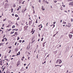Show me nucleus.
Listing matches in <instances>:
<instances>
[{"label":"nucleus","instance_id":"nucleus-1","mask_svg":"<svg viewBox=\"0 0 73 73\" xmlns=\"http://www.w3.org/2000/svg\"><path fill=\"white\" fill-rule=\"evenodd\" d=\"M69 5H72V6H73V1L72 2H70V3L69 4Z\"/></svg>","mask_w":73,"mask_h":73},{"label":"nucleus","instance_id":"nucleus-2","mask_svg":"<svg viewBox=\"0 0 73 73\" xmlns=\"http://www.w3.org/2000/svg\"><path fill=\"white\" fill-rule=\"evenodd\" d=\"M69 36L70 37V38H72V35L69 34Z\"/></svg>","mask_w":73,"mask_h":73},{"label":"nucleus","instance_id":"nucleus-3","mask_svg":"<svg viewBox=\"0 0 73 73\" xmlns=\"http://www.w3.org/2000/svg\"><path fill=\"white\" fill-rule=\"evenodd\" d=\"M32 32H33V33H32V35H33V34L34 33H35V31H33V29H32V30L31 31V33H32Z\"/></svg>","mask_w":73,"mask_h":73},{"label":"nucleus","instance_id":"nucleus-4","mask_svg":"<svg viewBox=\"0 0 73 73\" xmlns=\"http://www.w3.org/2000/svg\"><path fill=\"white\" fill-rule=\"evenodd\" d=\"M68 27H69V28L70 27V26H71V24L70 23H68Z\"/></svg>","mask_w":73,"mask_h":73},{"label":"nucleus","instance_id":"nucleus-5","mask_svg":"<svg viewBox=\"0 0 73 73\" xmlns=\"http://www.w3.org/2000/svg\"><path fill=\"white\" fill-rule=\"evenodd\" d=\"M69 47H67V48H66V51H68V50H69Z\"/></svg>","mask_w":73,"mask_h":73},{"label":"nucleus","instance_id":"nucleus-6","mask_svg":"<svg viewBox=\"0 0 73 73\" xmlns=\"http://www.w3.org/2000/svg\"><path fill=\"white\" fill-rule=\"evenodd\" d=\"M39 27H40V28H42V25H40L38 26Z\"/></svg>","mask_w":73,"mask_h":73},{"label":"nucleus","instance_id":"nucleus-7","mask_svg":"<svg viewBox=\"0 0 73 73\" xmlns=\"http://www.w3.org/2000/svg\"><path fill=\"white\" fill-rule=\"evenodd\" d=\"M17 64H18V65H20V61H18Z\"/></svg>","mask_w":73,"mask_h":73},{"label":"nucleus","instance_id":"nucleus-8","mask_svg":"<svg viewBox=\"0 0 73 73\" xmlns=\"http://www.w3.org/2000/svg\"><path fill=\"white\" fill-rule=\"evenodd\" d=\"M59 61H60V60L59 59H58L56 62V63H58V62H59Z\"/></svg>","mask_w":73,"mask_h":73},{"label":"nucleus","instance_id":"nucleus-9","mask_svg":"<svg viewBox=\"0 0 73 73\" xmlns=\"http://www.w3.org/2000/svg\"><path fill=\"white\" fill-rule=\"evenodd\" d=\"M32 22H31V21H29V25H30L31 24H32Z\"/></svg>","mask_w":73,"mask_h":73},{"label":"nucleus","instance_id":"nucleus-10","mask_svg":"<svg viewBox=\"0 0 73 73\" xmlns=\"http://www.w3.org/2000/svg\"><path fill=\"white\" fill-rule=\"evenodd\" d=\"M61 62H62V61H61V60H60L59 63V64H61Z\"/></svg>","mask_w":73,"mask_h":73},{"label":"nucleus","instance_id":"nucleus-11","mask_svg":"<svg viewBox=\"0 0 73 73\" xmlns=\"http://www.w3.org/2000/svg\"><path fill=\"white\" fill-rule=\"evenodd\" d=\"M13 9H11V12H12V13L13 12Z\"/></svg>","mask_w":73,"mask_h":73},{"label":"nucleus","instance_id":"nucleus-12","mask_svg":"<svg viewBox=\"0 0 73 73\" xmlns=\"http://www.w3.org/2000/svg\"><path fill=\"white\" fill-rule=\"evenodd\" d=\"M15 17H18V15H17V14H16V15H15Z\"/></svg>","mask_w":73,"mask_h":73},{"label":"nucleus","instance_id":"nucleus-13","mask_svg":"<svg viewBox=\"0 0 73 73\" xmlns=\"http://www.w3.org/2000/svg\"><path fill=\"white\" fill-rule=\"evenodd\" d=\"M14 28H15V25L13 26V27H12V28L13 29Z\"/></svg>","mask_w":73,"mask_h":73},{"label":"nucleus","instance_id":"nucleus-14","mask_svg":"<svg viewBox=\"0 0 73 73\" xmlns=\"http://www.w3.org/2000/svg\"><path fill=\"white\" fill-rule=\"evenodd\" d=\"M5 41V39H4L3 38L2 40V41L3 42V41Z\"/></svg>","mask_w":73,"mask_h":73},{"label":"nucleus","instance_id":"nucleus-15","mask_svg":"<svg viewBox=\"0 0 73 73\" xmlns=\"http://www.w3.org/2000/svg\"><path fill=\"white\" fill-rule=\"evenodd\" d=\"M17 33H18V32H15V35H17Z\"/></svg>","mask_w":73,"mask_h":73},{"label":"nucleus","instance_id":"nucleus-16","mask_svg":"<svg viewBox=\"0 0 73 73\" xmlns=\"http://www.w3.org/2000/svg\"><path fill=\"white\" fill-rule=\"evenodd\" d=\"M14 31H13V32H11V33H10V34H13V33H14Z\"/></svg>","mask_w":73,"mask_h":73},{"label":"nucleus","instance_id":"nucleus-17","mask_svg":"<svg viewBox=\"0 0 73 73\" xmlns=\"http://www.w3.org/2000/svg\"><path fill=\"white\" fill-rule=\"evenodd\" d=\"M46 4H49V2H47V1H46Z\"/></svg>","mask_w":73,"mask_h":73},{"label":"nucleus","instance_id":"nucleus-18","mask_svg":"<svg viewBox=\"0 0 73 73\" xmlns=\"http://www.w3.org/2000/svg\"><path fill=\"white\" fill-rule=\"evenodd\" d=\"M43 39H44V38H42L41 40V41H42V40H43Z\"/></svg>","mask_w":73,"mask_h":73},{"label":"nucleus","instance_id":"nucleus-19","mask_svg":"<svg viewBox=\"0 0 73 73\" xmlns=\"http://www.w3.org/2000/svg\"><path fill=\"white\" fill-rule=\"evenodd\" d=\"M35 41V40H32V42L31 43H33V42Z\"/></svg>","mask_w":73,"mask_h":73},{"label":"nucleus","instance_id":"nucleus-20","mask_svg":"<svg viewBox=\"0 0 73 73\" xmlns=\"http://www.w3.org/2000/svg\"><path fill=\"white\" fill-rule=\"evenodd\" d=\"M6 19H7V18H6L5 19H4L3 20V21H5L6 20Z\"/></svg>","mask_w":73,"mask_h":73},{"label":"nucleus","instance_id":"nucleus-21","mask_svg":"<svg viewBox=\"0 0 73 73\" xmlns=\"http://www.w3.org/2000/svg\"><path fill=\"white\" fill-rule=\"evenodd\" d=\"M19 39H20V38L19 37V36H18L17 39V40H19Z\"/></svg>","mask_w":73,"mask_h":73},{"label":"nucleus","instance_id":"nucleus-22","mask_svg":"<svg viewBox=\"0 0 73 73\" xmlns=\"http://www.w3.org/2000/svg\"><path fill=\"white\" fill-rule=\"evenodd\" d=\"M11 49L10 50V51L9 52H8L9 53H11Z\"/></svg>","mask_w":73,"mask_h":73},{"label":"nucleus","instance_id":"nucleus-23","mask_svg":"<svg viewBox=\"0 0 73 73\" xmlns=\"http://www.w3.org/2000/svg\"><path fill=\"white\" fill-rule=\"evenodd\" d=\"M12 48V46H10V47H8V48H9V49H11V48Z\"/></svg>","mask_w":73,"mask_h":73},{"label":"nucleus","instance_id":"nucleus-24","mask_svg":"<svg viewBox=\"0 0 73 73\" xmlns=\"http://www.w3.org/2000/svg\"><path fill=\"white\" fill-rule=\"evenodd\" d=\"M21 42H22V40H19V42L21 43Z\"/></svg>","mask_w":73,"mask_h":73},{"label":"nucleus","instance_id":"nucleus-25","mask_svg":"<svg viewBox=\"0 0 73 73\" xmlns=\"http://www.w3.org/2000/svg\"><path fill=\"white\" fill-rule=\"evenodd\" d=\"M41 9L43 10V11H44L45 10V9H44L43 8H41Z\"/></svg>","mask_w":73,"mask_h":73},{"label":"nucleus","instance_id":"nucleus-26","mask_svg":"<svg viewBox=\"0 0 73 73\" xmlns=\"http://www.w3.org/2000/svg\"><path fill=\"white\" fill-rule=\"evenodd\" d=\"M16 44H17V42H16L15 43V46L16 45Z\"/></svg>","mask_w":73,"mask_h":73},{"label":"nucleus","instance_id":"nucleus-27","mask_svg":"<svg viewBox=\"0 0 73 73\" xmlns=\"http://www.w3.org/2000/svg\"><path fill=\"white\" fill-rule=\"evenodd\" d=\"M18 55H20V54H19L17 53V56H18Z\"/></svg>","mask_w":73,"mask_h":73},{"label":"nucleus","instance_id":"nucleus-28","mask_svg":"<svg viewBox=\"0 0 73 73\" xmlns=\"http://www.w3.org/2000/svg\"><path fill=\"white\" fill-rule=\"evenodd\" d=\"M16 5H13V7H16Z\"/></svg>","mask_w":73,"mask_h":73},{"label":"nucleus","instance_id":"nucleus-29","mask_svg":"<svg viewBox=\"0 0 73 73\" xmlns=\"http://www.w3.org/2000/svg\"><path fill=\"white\" fill-rule=\"evenodd\" d=\"M63 23H64V24H65L66 23V22H63Z\"/></svg>","mask_w":73,"mask_h":73},{"label":"nucleus","instance_id":"nucleus-30","mask_svg":"<svg viewBox=\"0 0 73 73\" xmlns=\"http://www.w3.org/2000/svg\"><path fill=\"white\" fill-rule=\"evenodd\" d=\"M49 54H48V55L47 56L46 58L47 57H48V58H49Z\"/></svg>","mask_w":73,"mask_h":73},{"label":"nucleus","instance_id":"nucleus-31","mask_svg":"<svg viewBox=\"0 0 73 73\" xmlns=\"http://www.w3.org/2000/svg\"><path fill=\"white\" fill-rule=\"evenodd\" d=\"M25 42V40H23L22 41V43H23V42Z\"/></svg>","mask_w":73,"mask_h":73},{"label":"nucleus","instance_id":"nucleus-32","mask_svg":"<svg viewBox=\"0 0 73 73\" xmlns=\"http://www.w3.org/2000/svg\"><path fill=\"white\" fill-rule=\"evenodd\" d=\"M16 25H17V26H18V25H19V24H18V23H16Z\"/></svg>","mask_w":73,"mask_h":73},{"label":"nucleus","instance_id":"nucleus-33","mask_svg":"<svg viewBox=\"0 0 73 73\" xmlns=\"http://www.w3.org/2000/svg\"><path fill=\"white\" fill-rule=\"evenodd\" d=\"M54 2L55 3H57V1H54Z\"/></svg>","mask_w":73,"mask_h":73},{"label":"nucleus","instance_id":"nucleus-34","mask_svg":"<svg viewBox=\"0 0 73 73\" xmlns=\"http://www.w3.org/2000/svg\"><path fill=\"white\" fill-rule=\"evenodd\" d=\"M19 8H18L17 9V11H19Z\"/></svg>","mask_w":73,"mask_h":73},{"label":"nucleus","instance_id":"nucleus-35","mask_svg":"<svg viewBox=\"0 0 73 73\" xmlns=\"http://www.w3.org/2000/svg\"><path fill=\"white\" fill-rule=\"evenodd\" d=\"M33 13H35V10L34 9L33 10Z\"/></svg>","mask_w":73,"mask_h":73},{"label":"nucleus","instance_id":"nucleus-36","mask_svg":"<svg viewBox=\"0 0 73 73\" xmlns=\"http://www.w3.org/2000/svg\"><path fill=\"white\" fill-rule=\"evenodd\" d=\"M15 30L16 31H18V29H15Z\"/></svg>","mask_w":73,"mask_h":73},{"label":"nucleus","instance_id":"nucleus-37","mask_svg":"<svg viewBox=\"0 0 73 73\" xmlns=\"http://www.w3.org/2000/svg\"><path fill=\"white\" fill-rule=\"evenodd\" d=\"M71 22H73V19L72 18L71 19Z\"/></svg>","mask_w":73,"mask_h":73},{"label":"nucleus","instance_id":"nucleus-38","mask_svg":"<svg viewBox=\"0 0 73 73\" xmlns=\"http://www.w3.org/2000/svg\"><path fill=\"white\" fill-rule=\"evenodd\" d=\"M0 65H3V64L2 63H0Z\"/></svg>","mask_w":73,"mask_h":73},{"label":"nucleus","instance_id":"nucleus-39","mask_svg":"<svg viewBox=\"0 0 73 73\" xmlns=\"http://www.w3.org/2000/svg\"><path fill=\"white\" fill-rule=\"evenodd\" d=\"M5 35H4L3 37V38H4V37H5Z\"/></svg>","mask_w":73,"mask_h":73},{"label":"nucleus","instance_id":"nucleus-40","mask_svg":"<svg viewBox=\"0 0 73 73\" xmlns=\"http://www.w3.org/2000/svg\"><path fill=\"white\" fill-rule=\"evenodd\" d=\"M18 53H19V55L20 54V51L19 52H18Z\"/></svg>","mask_w":73,"mask_h":73},{"label":"nucleus","instance_id":"nucleus-41","mask_svg":"<svg viewBox=\"0 0 73 73\" xmlns=\"http://www.w3.org/2000/svg\"><path fill=\"white\" fill-rule=\"evenodd\" d=\"M59 66V65H55V66L56 67V66Z\"/></svg>","mask_w":73,"mask_h":73},{"label":"nucleus","instance_id":"nucleus-42","mask_svg":"<svg viewBox=\"0 0 73 73\" xmlns=\"http://www.w3.org/2000/svg\"><path fill=\"white\" fill-rule=\"evenodd\" d=\"M3 44L4 43H1V45H3Z\"/></svg>","mask_w":73,"mask_h":73},{"label":"nucleus","instance_id":"nucleus-43","mask_svg":"<svg viewBox=\"0 0 73 73\" xmlns=\"http://www.w3.org/2000/svg\"><path fill=\"white\" fill-rule=\"evenodd\" d=\"M53 24H56V22H54Z\"/></svg>","mask_w":73,"mask_h":73},{"label":"nucleus","instance_id":"nucleus-44","mask_svg":"<svg viewBox=\"0 0 73 73\" xmlns=\"http://www.w3.org/2000/svg\"><path fill=\"white\" fill-rule=\"evenodd\" d=\"M32 38H33V39H34V38H35V36H33Z\"/></svg>","mask_w":73,"mask_h":73},{"label":"nucleus","instance_id":"nucleus-45","mask_svg":"<svg viewBox=\"0 0 73 73\" xmlns=\"http://www.w3.org/2000/svg\"><path fill=\"white\" fill-rule=\"evenodd\" d=\"M53 25V28H54V27H55V25Z\"/></svg>","mask_w":73,"mask_h":73},{"label":"nucleus","instance_id":"nucleus-46","mask_svg":"<svg viewBox=\"0 0 73 73\" xmlns=\"http://www.w3.org/2000/svg\"><path fill=\"white\" fill-rule=\"evenodd\" d=\"M38 2L39 3L41 2V0H38Z\"/></svg>","mask_w":73,"mask_h":73},{"label":"nucleus","instance_id":"nucleus-47","mask_svg":"<svg viewBox=\"0 0 73 73\" xmlns=\"http://www.w3.org/2000/svg\"><path fill=\"white\" fill-rule=\"evenodd\" d=\"M36 21L35 22L36 23H37V19L36 20Z\"/></svg>","mask_w":73,"mask_h":73},{"label":"nucleus","instance_id":"nucleus-48","mask_svg":"<svg viewBox=\"0 0 73 73\" xmlns=\"http://www.w3.org/2000/svg\"><path fill=\"white\" fill-rule=\"evenodd\" d=\"M12 15L13 16H14V14L13 13L12 14Z\"/></svg>","mask_w":73,"mask_h":73},{"label":"nucleus","instance_id":"nucleus-49","mask_svg":"<svg viewBox=\"0 0 73 73\" xmlns=\"http://www.w3.org/2000/svg\"><path fill=\"white\" fill-rule=\"evenodd\" d=\"M62 6H63L64 7H65V5H63Z\"/></svg>","mask_w":73,"mask_h":73},{"label":"nucleus","instance_id":"nucleus-50","mask_svg":"<svg viewBox=\"0 0 73 73\" xmlns=\"http://www.w3.org/2000/svg\"><path fill=\"white\" fill-rule=\"evenodd\" d=\"M73 0H68V1H73Z\"/></svg>","mask_w":73,"mask_h":73},{"label":"nucleus","instance_id":"nucleus-51","mask_svg":"<svg viewBox=\"0 0 73 73\" xmlns=\"http://www.w3.org/2000/svg\"><path fill=\"white\" fill-rule=\"evenodd\" d=\"M56 35V34H55L54 35V36H53V37H54V36H55Z\"/></svg>","mask_w":73,"mask_h":73},{"label":"nucleus","instance_id":"nucleus-52","mask_svg":"<svg viewBox=\"0 0 73 73\" xmlns=\"http://www.w3.org/2000/svg\"><path fill=\"white\" fill-rule=\"evenodd\" d=\"M22 4H24V2H23L22 3Z\"/></svg>","mask_w":73,"mask_h":73},{"label":"nucleus","instance_id":"nucleus-53","mask_svg":"<svg viewBox=\"0 0 73 73\" xmlns=\"http://www.w3.org/2000/svg\"><path fill=\"white\" fill-rule=\"evenodd\" d=\"M45 43H46V42H44L43 43V44H45Z\"/></svg>","mask_w":73,"mask_h":73},{"label":"nucleus","instance_id":"nucleus-54","mask_svg":"<svg viewBox=\"0 0 73 73\" xmlns=\"http://www.w3.org/2000/svg\"><path fill=\"white\" fill-rule=\"evenodd\" d=\"M11 30V29H10L9 30H8V31H10Z\"/></svg>","mask_w":73,"mask_h":73},{"label":"nucleus","instance_id":"nucleus-55","mask_svg":"<svg viewBox=\"0 0 73 73\" xmlns=\"http://www.w3.org/2000/svg\"><path fill=\"white\" fill-rule=\"evenodd\" d=\"M4 68H3V69L2 70L3 72V71H4Z\"/></svg>","mask_w":73,"mask_h":73},{"label":"nucleus","instance_id":"nucleus-56","mask_svg":"<svg viewBox=\"0 0 73 73\" xmlns=\"http://www.w3.org/2000/svg\"><path fill=\"white\" fill-rule=\"evenodd\" d=\"M1 29H4V28H3V27H1Z\"/></svg>","mask_w":73,"mask_h":73},{"label":"nucleus","instance_id":"nucleus-57","mask_svg":"<svg viewBox=\"0 0 73 73\" xmlns=\"http://www.w3.org/2000/svg\"><path fill=\"white\" fill-rule=\"evenodd\" d=\"M4 24H3V25H2V27H4Z\"/></svg>","mask_w":73,"mask_h":73},{"label":"nucleus","instance_id":"nucleus-58","mask_svg":"<svg viewBox=\"0 0 73 73\" xmlns=\"http://www.w3.org/2000/svg\"><path fill=\"white\" fill-rule=\"evenodd\" d=\"M19 45V43H18L17 44V45Z\"/></svg>","mask_w":73,"mask_h":73},{"label":"nucleus","instance_id":"nucleus-59","mask_svg":"<svg viewBox=\"0 0 73 73\" xmlns=\"http://www.w3.org/2000/svg\"><path fill=\"white\" fill-rule=\"evenodd\" d=\"M39 30H40V31H41V29L40 28H39Z\"/></svg>","mask_w":73,"mask_h":73},{"label":"nucleus","instance_id":"nucleus-60","mask_svg":"<svg viewBox=\"0 0 73 73\" xmlns=\"http://www.w3.org/2000/svg\"><path fill=\"white\" fill-rule=\"evenodd\" d=\"M5 41H7V39H5Z\"/></svg>","mask_w":73,"mask_h":73},{"label":"nucleus","instance_id":"nucleus-61","mask_svg":"<svg viewBox=\"0 0 73 73\" xmlns=\"http://www.w3.org/2000/svg\"><path fill=\"white\" fill-rule=\"evenodd\" d=\"M26 69H28V66H27V67H26Z\"/></svg>","mask_w":73,"mask_h":73},{"label":"nucleus","instance_id":"nucleus-62","mask_svg":"<svg viewBox=\"0 0 73 73\" xmlns=\"http://www.w3.org/2000/svg\"><path fill=\"white\" fill-rule=\"evenodd\" d=\"M15 55H13L12 56V57H15Z\"/></svg>","mask_w":73,"mask_h":73},{"label":"nucleus","instance_id":"nucleus-63","mask_svg":"<svg viewBox=\"0 0 73 73\" xmlns=\"http://www.w3.org/2000/svg\"><path fill=\"white\" fill-rule=\"evenodd\" d=\"M62 20H60V23H61V22H62Z\"/></svg>","mask_w":73,"mask_h":73},{"label":"nucleus","instance_id":"nucleus-64","mask_svg":"<svg viewBox=\"0 0 73 73\" xmlns=\"http://www.w3.org/2000/svg\"><path fill=\"white\" fill-rule=\"evenodd\" d=\"M22 58H24V56H23Z\"/></svg>","mask_w":73,"mask_h":73}]
</instances>
